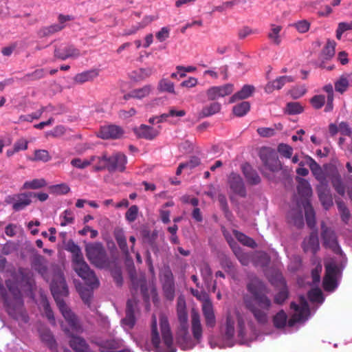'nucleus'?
Segmentation results:
<instances>
[{
	"mask_svg": "<svg viewBox=\"0 0 352 352\" xmlns=\"http://www.w3.org/2000/svg\"><path fill=\"white\" fill-rule=\"evenodd\" d=\"M256 339L252 326L236 309L228 311L224 323L221 327V338L218 342L209 339L211 348L230 347L236 343L248 344Z\"/></svg>",
	"mask_w": 352,
	"mask_h": 352,
	"instance_id": "1",
	"label": "nucleus"
},
{
	"mask_svg": "<svg viewBox=\"0 0 352 352\" xmlns=\"http://www.w3.org/2000/svg\"><path fill=\"white\" fill-rule=\"evenodd\" d=\"M50 287L52 294L68 325L67 327L63 322L61 327L65 332L68 333L71 332L69 340L71 347L76 352H90L85 341L80 337L73 335L74 333L80 331V327L76 316L63 300V297L67 296L68 289L62 273L58 272L54 275Z\"/></svg>",
	"mask_w": 352,
	"mask_h": 352,
	"instance_id": "2",
	"label": "nucleus"
},
{
	"mask_svg": "<svg viewBox=\"0 0 352 352\" xmlns=\"http://www.w3.org/2000/svg\"><path fill=\"white\" fill-rule=\"evenodd\" d=\"M322 238L323 245L331 249L337 256L327 260L325 263L326 274L323 280V287L326 291H333L338 285V278L340 276L341 268L343 267L342 261L344 256L337 241V236L333 230L322 225Z\"/></svg>",
	"mask_w": 352,
	"mask_h": 352,
	"instance_id": "3",
	"label": "nucleus"
},
{
	"mask_svg": "<svg viewBox=\"0 0 352 352\" xmlns=\"http://www.w3.org/2000/svg\"><path fill=\"white\" fill-rule=\"evenodd\" d=\"M13 278L16 283L12 285L10 280H6V285L8 292L4 294V289L0 283V294L5 300L8 314L14 318H17V314L21 313L23 307V300L21 293L19 289L20 286L23 292L26 289L32 290L33 281L32 280V274L29 271L19 270V274L14 275Z\"/></svg>",
	"mask_w": 352,
	"mask_h": 352,
	"instance_id": "4",
	"label": "nucleus"
},
{
	"mask_svg": "<svg viewBox=\"0 0 352 352\" xmlns=\"http://www.w3.org/2000/svg\"><path fill=\"white\" fill-rule=\"evenodd\" d=\"M177 312L178 320L180 323V334L178 338V343L183 350L192 349L199 344L202 338V326L200 317L197 312L192 311L191 316V325L193 339L187 335L188 328V314L186 307V300L184 296H180L177 299Z\"/></svg>",
	"mask_w": 352,
	"mask_h": 352,
	"instance_id": "5",
	"label": "nucleus"
},
{
	"mask_svg": "<svg viewBox=\"0 0 352 352\" xmlns=\"http://www.w3.org/2000/svg\"><path fill=\"white\" fill-rule=\"evenodd\" d=\"M248 289L252 296L245 298V306L258 322L265 323L267 320L271 306V301L265 295V287L261 281L254 278L248 284Z\"/></svg>",
	"mask_w": 352,
	"mask_h": 352,
	"instance_id": "6",
	"label": "nucleus"
},
{
	"mask_svg": "<svg viewBox=\"0 0 352 352\" xmlns=\"http://www.w3.org/2000/svg\"><path fill=\"white\" fill-rule=\"evenodd\" d=\"M299 300V305L294 302L291 304V308L294 309V313L288 321L287 316L283 311H280L275 315L273 321L276 328H293L298 324L304 323L308 319L309 316L308 303L303 296H300Z\"/></svg>",
	"mask_w": 352,
	"mask_h": 352,
	"instance_id": "7",
	"label": "nucleus"
},
{
	"mask_svg": "<svg viewBox=\"0 0 352 352\" xmlns=\"http://www.w3.org/2000/svg\"><path fill=\"white\" fill-rule=\"evenodd\" d=\"M160 338L157 331V320L154 317L151 325V342L153 350L155 352H176V349L173 346V340L170 329L168 320L164 316L160 318Z\"/></svg>",
	"mask_w": 352,
	"mask_h": 352,
	"instance_id": "8",
	"label": "nucleus"
},
{
	"mask_svg": "<svg viewBox=\"0 0 352 352\" xmlns=\"http://www.w3.org/2000/svg\"><path fill=\"white\" fill-rule=\"evenodd\" d=\"M68 250L72 254L73 267L77 274L81 277L85 283L91 287L96 288L99 285V281L94 273L90 270L88 265L84 261L80 248L74 243L68 245Z\"/></svg>",
	"mask_w": 352,
	"mask_h": 352,
	"instance_id": "9",
	"label": "nucleus"
},
{
	"mask_svg": "<svg viewBox=\"0 0 352 352\" xmlns=\"http://www.w3.org/2000/svg\"><path fill=\"white\" fill-rule=\"evenodd\" d=\"M298 182V192L301 197V200L298 201L297 206L299 208H303L305 212L306 221L308 226L311 228L315 226V213L311 206L308 199L312 195V190L309 182L302 178L297 177Z\"/></svg>",
	"mask_w": 352,
	"mask_h": 352,
	"instance_id": "10",
	"label": "nucleus"
},
{
	"mask_svg": "<svg viewBox=\"0 0 352 352\" xmlns=\"http://www.w3.org/2000/svg\"><path fill=\"white\" fill-rule=\"evenodd\" d=\"M88 259L97 267H102L105 263V251L100 243H88L85 247Z\"/></svg>",
	"mask_w": 352,
	"mask_h": 352,
	"instance_id": "11",
	"label": "nucleus"
},
{
	"mask_svg": "<svg viewBox=\"0 0 352 352\" xmlns=\"http://www.w3.org/2000/svg\"><path fill=\"white\" fill-rule=\"evenodd\" d=\"M234 91L232 84H226L221 86H213L206 91L208 98L211 100H217L231 94Z\"/></svg>",
	"mask_w": 352,
	"mask_h": 352,
	"instance_id": "12",
	"label": "nucleus"
},
{
	"mask_svg": "<svg viewBox=\"0 0 352 352\" xmlns=\"http://www.w3.org/2000/svg\"><path fill=\"white\" fill-rule=\"evenodd\" d=\"M32 193H22L10 197L6 201L12 204V208L16 211H19L25 208L31 203V197Z\"/></svg>",
	"mask_w": 352,
	"mask_h": 352,
	"instance_id": "13",
	"label": "nucleus"
},
{
	"mask_svg": "<svg viewBox=\"0 0 352 352\" xmlns=\"http://www.w3.org/2000/svg\"><path fill=\"white\" fill-rule=\"evenodd\" d=\"M123 134L122 129L115 125H108L102 126L98 133V136L102 139H116L122 137Z\"/></svg>",
	"mask_w": 352,
	"mask_h": 352,
	"instance_id": "14",
	"label": "nucleus"
},
{
	"mask_svg": "<svg viewBox=\"0 0 352 352\" xmlns=\"http://www.w3.org/2000/svg\"><path fill=\"white\" fill-rule=\"evenodd\" d=\"M161 280L163 283V289L168 299L172 300L174 297V283L173 274L168 270H166L161 275Z\"/></svg>",
	"mask_w": 352,
	"mask_h": 352,
	"instance_id": "15",
	"label": "nucleus"
},
{
	"mask_svg": "<svg viewBox=\"0 0 352 352\" xmlns=\"http://www.w3.org/2000/svg\"><path fill=\"white\" fill-rule=\"evenodd\" d=\"M137 302L134 299L129 300L126 305V317L122 320V324L125 329H131L135 324L134 311Z\"/></svg>",
	"mask_w": 352,
	"mask_h": 352,
	"instance_id": "16",
	"label": "nucleus"
},
{
	"mask_svg": "<svg viewBox=\"0 0 352 352\" xmlns=\"http://www.w3.org/2000/svg\"><path fill=\"white\" fill-rule=\"evenodd\" d=\"M320 248L318 233L314 231L311 234L305 238L302 242V248L305 252L315 254Z\"/></svg>",
	"mask_w": 352,
	"mask_h": 352,
	"instance_id": "17",
	"label": "nucleus"
},
{
	"mask_svg": "<svg viewBox=\"0 0 352 352\" xmlns=\"http://www.w3.org/2000/svg\"><path fill=\"white\" fill-rule=\"evenodd\" d=\"M70 19H71V17L69 15H62V14L59 15V16H58L59 23L52 25L49 27H45V28H42L39 32L40 36H49V35L52 34L56 32L61 30L64 28L63 23Z\"/></svg>",
	"mask_w": 352,
	"mask_h": 352,
	"instance_id": "18",
	"label": "nucleus"
},
{
	"mask_svg": "<svg viewBox=\"0 0 352 352\" xmlns=\"http://www.w3.org/2000/svg\"><path fill=\"white\" fill-rule=\"evenodd\" d=\"M203 315L207 327H213L216 324V318L211 300L201 305Z\"/></svg>",
	"mask_w": 352,
	"mask_h": 352,
	"instance_id": "19",
	"label": "nucleus"
},
{
	"mask_svg": "<svg viewBox=\"0 0 352 352\" xmlns=\"http://www.w3.org/2000/svg\"><path fill=\"white\" fill-rule=\"evenodd\" d=\"M54 56L62 60L76 58L80 56V52L72 46H63L55 50Z\"/></svg>",
	"mask_w": 352,
	"mask_h": 352,
	"instance_id": "20",
	"label": "nucleus"
},
{
	"mask_svg": "<svg viewBox=\"0 0 352 352\" xmlns=\"http://www.w3.org/2000/svg\"><path fill=\"white\" fill-rule=\"evenodd\" d=\"M160 130V126L157 128H153L142 124L139 128L135 129V133L140 138L152 140L158 135Z\"/></svg>",
	"mask_w": 352,
	"mask_h": 352,
	"instance_id": "21",
	"label": "nucleus"
},
{
	"mask_svg": "<svg viewBox=\"0 0 352 352\" xmlns=\"http://www.w3.org/2000/svg\"><path fill=\"white\" fill-rule=\"evenodd\" d=\"M282 30L280 25L271 23L267 33V38L270 42L276 45H279L282 42Z\"/></svg>",
	"mask_w": 352,
	"mask_h": 352,
	"instance_id": "22",
	"label": "nucleus"
},
{
	"mask_svg": "<svg viewBox=\"0 0 352 352\" xmlns=\"http://www.w3.org/2000/svg\"><path fill=\"white\" fill-rule=\"evenodd\" d=\"M122 342L120 340H110L100 344L101 352H129V349L119 350Z\"/></svg>",
	"mask_w": 352,
	"mask_h": 352,
	"instance_id": "23",
	"label": "nucleus"
},
{
	"mask_svg": "<svg viewBox=\"0 0 352 352\" xmlns=\"http://www.w3.org/2000/svg\"><path fill=\"white\" fill-rule=\"evenodd\" d=\"M126 163V157L124 154L116 153L109 157V169L124 170Z\"/></svg>",
	"mask_w": 352,
	"mask_h": 352,
	"instance_id": "24",
	"label": "nucleus"
},
{
	"mask_svg": "<svg viewBox=\"0 0 352 352\" xmlns=\"http://www.w3.org/2000/svg\"><path fill=\"white\" fill-rule=\"evenodd\" d=\"M229 183L230 188L235 193L241 196H245V190L243 180L239 175L232 173L229 177Z\"/></svg>",
	"mask_w": 352,
	"mask_h": 352,
	"instance_id": "25",
	"label": "nucleus"
},
{
	"mask_svg": "<svg viewBox=\"0 0 352 352\" xmlns=\"http://www.w3.org/2000/svg\"><path fill=\"white\" fill-rule=\"evenodd\" d=\"M293 81L292 76H280L275 80L268 82L265 87V91L267 94H270L275 89H281L285 83Z\"/></svg>",
	"mask_w": 352,
	"mask_h": 352,
	"instance_id": "26",
	"label": "nucleus"
},
{
	"mask_svg": "<svg viewBox=\"0 0 352 352\" xmlns=\"http://www.w3.org/2000/svg\"><path fill=\"white\" fill-rule=\"evenodd\" d=\"M305 163L309 166L313 175L322 184L325 181V176L320 166L311 158L307 157Z\"/></svg>",
	"mask_w": 352,
	"mask_h": 352,
	"instance_id": "27",
	"label": "nucleus"
},
{
	"mask_svg": "<svg viewBox=\"0 0 352 352\" xmlns=\"http://www.w3.org/2000/svg\"><path fill=\"white\" fill-rule=\"evenodd\" d=\"M152 91V87L150 85H146L140 89H135L132 90L129 94L125 95L124 98L128 100L131 98L136 99H142L148 96Z\"/></svg>",
	"mask_w": 352,
	"mask_h": 352,
	"instance_id": "28",
	"label": "nucleus"
},
{
	"mask_svg": "<svg viewBox=\"0 0 352 352\" xmlns=\"http://www.w3.org/2000/svg\"><path fill=\"white\" fill-rule=\"evenodd\" d=\"M320 200L325 209H328L333 204V201L327 186L321 184L318 188Z\"/></svg>",
	"mask_w": 352,
	"mask_h": 352,
	"instance_id": "29",
	"label": "nucleus"
},
{
	"mask_svg": "<svg viewBox=\"0 0 352 352\" xmlns=\"http://www.w3.org/2000/svg\"><path fill=\"white\" fill-rule=\"evenodd\" d=\"M254 87L250 85H244L241 89L234 94L231 98L230 102H234L237 100H242L249 98L254 91Z\"/></svg>",
	"mask_w": 352,
	"mask_h": 352,
	"instance_id": "30",
	"label": "nucleus"
},
{
	"mask_svg": "<svg viewBox=\"0 0 352 352\" xmlns=\"http://www.w3.org/2000/svg\"><path fill=\"white\" fill-rule=\"evenodd\" d=\"M98 76L97 69H91L78 74L74 77V81L76 83L82 84L88 81L93 80Z\"/></svg>",
	"mask_w": 352,
	"mask_h": 352,
	"instance_id": "31",
	"label": "nucleus"
},
{
	"mask_svg": "<svg viewBox=\"0 0 352 352\" xmlns=\"http://www.w3.org/2000/svg\"><path fill=\"white\" fill-rule=\"evenodd\" d=\"M96 159L98 158L95 155L90 156L87 158L76 157L72 160L71 164L75 168L84 169L91 166Z\"/></svg>",
	"mask_w": 352,
	"mask_h": 352,
	"instance_id": "32",
	"label": "nucleus"
},
{
	"mask_svg": "<svg viewBox=\"0 0 352 352\" xmlns=\"http://www.w3.org/2000/svg\"><path fill=\"white\" fill-rule=\"evenodd\" d=\"M59 223L62 227H65L74 223L75 215L72 210H65L59 216Z\"/></svg>",
	"mask_w": 352,
	"mask_h": 352,
	"instance_id": "33",
	"label": "nucleus"
},
{
	"mask_svg": "<svg viewBox=\"0 0 352 352\" xmlns=\"http://www.w3.org/2000/svg\"><path fill=\"white\" fill-rule=\"evenodd\" d=\"M243 173L247 180L252 184H256L260 182V177L258 174L252 170V167L248 165H244L243 167Z\"/></svg>",
	"mask_w": 352,
	"mask_h": 352,
	"instance_id": "34",
	"label": "nucleus"
},
{
	"mask_svg": "<svg viewBox=\"0 0 352 352\" xmlns=\"http://www.w3.org/2000/svg\"><path fill=\"white\" fill-rule=\"evenodd\" d=\"M228 243H230L231 248L233 250V252H234L235 255L239 260V261L241 263V264L246 265L248 264L250 261V256L247 254L243 253V252L241 250V249L236 246V244H232L231 241L228 239H227Z\"/></svg>",
	"mask_w": 352,
	"mask_h": 352,
	"instance_id": "35",
	"label": "nucleus"
},
{
	"mask_svg": "<svg viewBox=\"0 0 352 352\" xmlns=\"http://www.w3.org/2000/svg\"><path fill=\"white\" fill-rule=\"evenodd\" d=\"M336 45L334 41L328 40L321 54L322 58L325 60L331 59L335 54Z\"/></svg>",
	"mask_w": 352,
	"mask_h": 352,
	"instance_id": "36",
	"label": "nucleus"
},
{
	"mask_svg": "<svg viewBox=\"0 0 352 352\" xmlns=\"http://www.w3.org/2000/svg\"><path fill=\"white\" fill-rule=\"evenodd\" d=\"M269 160H265L263 158V155H261V158L264 162L266 166H267L271 170L275 171L280 168V162L275 157V154L274 152H269Z\"/></svg>",
	"mask_w": 352,
	"mask_h": 352,
	"instance_id": "37",
	"label": "nucleus"
},
{
	"mask_svg": "<svg viewBox=\"0 0 352 352\" xmlns=\"http://www.w3.org/2000/svg\"><path fill=\"white\" fill-rule=\"evenodd\" d=\"M158 89L162 92L175 94V85L170 80L163 78L158 83Z\"/></svg>",
	"mask_w": 352,
	"mask_h": 352,
	"instance_id": "38",
	"label": "nucleus"
},
{
	"mask_svg": "<svg viewBox=\"0 0 352 352\" xmlns=\"http://www.w3.org/2000/svg\"><path fill=\"white\" fill-rule=\"evenodd\" d=\"M250 109V104L248 102H242L233 107V113L238 117L245 116Z\"/></svg>",
	"mask_w": 352,
	"mask_h": 352,
	"instance_id": "39",
	"label": "nucleus"
},
{
	"mask_svg": "<svg viewBox=\"0 0 352 352\" xmlns=\"http://www.w3.org/2000/svg\"><path fill=\"white\" fill-rule=\"evenodd\" d=\"M30 160L32 161L47 162L51 160V156L47 150L38 149L34 151V157H30Z\"/></svg>",
	"mask_w": 352,
	"mask_h": 352,
	"instance_id": "40",
	"label": "nucleus"
},
{
	"mask_svg": "<svg viewBox=\"0 0 352 352\" xmlns=\"http://www.w3.org/2000/svg\"><path fill=\"white\" fill-rule=\"evenodd\" d=\"M221 109V104L218 102H213L203 108L201 114L204 117L210 116L218 113Z\"/></svg>",
	"mask_w": 352,
	"mask_h": 352,
	"instance_id": "41",
	"label": "nucleus"
},
{
	"mask_svg": "<svg viewBox=\"0 0 352 352\" xmlns=\"http://www.w3.org/2000/svg\"><path fill=\"white\" fill-rule=\"evenodd\" d=\"M98 159L94 161V163L91 164L95 170L98 171L106 167L107 166L109 167V158L103 155L102 156H97L95 155Z\"/></svg>",
	"mask_w": 352,
	"mask_h": 352,
	"instance_id": "42",
	"label": "nucleus"
},
{
	"mask_svg": "<svg viewBox=\"0 0 352 352\" xmlns=\"http://www.w3.org/2000/svg\"><path fill=\"white\" fill-rule=\"evenodd\" d=\"M233 234L242 244L252 248L255 246L256 243L252 239L236 230L233 231Z\"/></svg>",
	"mask_w": 352,
	"mask_h": 352,
	"instance_id": "43",
	"label": "nucleus"
},
{
	"mask_svg": "<svg viewBox=\"0 0 352 352\" xmlns=\"http://www.w3.org/2000/svg\"><path fill=\"white\" fill-rule=\"evenodd\" d=\"M46 185L44 179H35L32 181H28L24 183L23 188L25 189H37L42 188Z\"/></svg>",
	"mask_w": 352,
	"mask_h": 352,
	"instance_id": "44",
	"label": "nucleus"
},
{
	"mask_svg": "<svg viewBox=\"0 0 352 352\" xmlns=\"http://www.w3.org/2000/svg\"><path fill=\"white\" fill-rule=\"evenodd\" d=\"M49 189L51 193L56 195H65L70 190L69 186L64 183L51 186Z\"/></svg>",
	"mask_w": 352,
	"mask_h": 352,
	"instance_id": "45",
	"label": "nucleus"
},
{
	"mask_svg": "<svg viewBox=\"0 0 352 352\" xmlns=\"http://www.w3.org/2000/svg\"><path fill=\"white\" fill-rule=\"evenodd\" d=\"M309 298L311 302L322 303L324 300L322 292L319 288H313L309 292Z\"/></svg>",
	"mask_w": 352,
	"mask_h": 352,
	"instance_id": "46",
	"label": "nucleus"
},
{
	"mask_svg": "<svg viewBox=\"0 0 352 352\" xmlns=\"http://www.w3.org/2000/svg\"><path fill=\"white\" fill-rule=\"evenodd\" d=\"M349 85V80L346 77L342 76L336 82H335V89L336 91L342 94L344 93L348 88Z\"/></svg>",
	"mask_w": 352,
	"mask_h": 352,
	"instance_id": "47",
	"label": "nucleus"
},
{
	"mask_svg": "<svg viewBox=\"0 0 352 352\" xmlns=\"http://www.w3.org/2000/svg\"><path fill=\"white\" fill-rule=\"evenodd\" d=\"M278 280L280 281V283L283 288L279 292V293L275 296V301L277 303H282L285 300V299L287 298V292L285 287V283L282 278L281 276H278Z\"/></svg>",
	"mask_w": 352,
	"mask_h": 352,
	"instance_id": "48",
	"label": "nucleus"
},
{
	"mask_svg": "<svg viewBox=\"0 0 352 352\" xmlns=\"http://www.w3.org/2000/svg\"><path fill=\"white\" fill-rule=\"evenodd\" d=\"M310 25V23L306 19L300 20L293 24L296 30L301 34L307 32Z\"/></svg>",
	"mask_w": 352,
	"mask_h": 352,
	"instance_id": "49",
	"label": "nucleus"
},
{
	"mask_svg": "<svg viewBox=\"0 0 352 352\" xmlns=\"http://www.w3.org/2000/svg\"><path fill=\"white\" fill-rule=\"evenodd\" d=\"M303 111L302 106L297 102H289L286 107V111L289 114H298L300 113Z\"/></svg>",
	"mask_w": 352,
	"mask_h": 352,
	"instance_id": "50",
	"label": "nucleus"
},
{
	"mask_svg": "<svg viewBox=\"0 0 352 352\" xmlns=\"http://www.w3.org/2000/svg\"><path fill=\"white\" fill-rule=\"evenodd\" d=\"M138 208L137 206H131L125 214L126 219L129 222H133L138 217Z\"/></svg>",
	"mask_w": 352,
	"mask_h": 352,
	"instance_id": "51",
	"label": "nucleus"
},
{
	"mask_svg": "<svg viewBox=\"0 0 352 352\" xmlns=\"http://www.w3.org/2000/svg\"><path fill=\"white\" fill-rule=\"evenodd\" d=\"M352 29L351 23L341 22L338 24V29L336 30V38L340 39L342 34L347 30Z\"/></svg>",
	"mask_w": 352,
	"mask_h": 352,
	"instance_id": "52",
	"label": "nucleus"
},
{
	"mask_svg": "<svg viewBox=\"0 0 352 352\" xmlns=\"http://www.w3.org/2000/svg\"><path fill=\"white\" fill-rule=\"evenodd\" d=\"M176 69L179 73L180 78H184L186 76V73H193L197 71V67L192 65L189 66H182L178 65L176 67Z\"/></svg>",
	"mask_w": 352,
	"mask_h": 352,
	"instance_id": "53",
	"label": "nucleus"
},
{
	"mask_svg": "<svg viewBox=\"0 0 352 352\" xmlns=\"http://www.w3.org/2000/svg\"><path fill=\"white\" fill-rule=\"evenodd\" d=\"M278 151L284 157L290 158L292 155L293 148L288 144H280L278 146Z\"/></svg>",
	"mask_w": 352,
	"mask_h": 352,
	"instance_id": "54",
	"label": "nucleus"
},
{
	"mask_svg": "<svg viewBox=\"0 0 352 352\" xmlns=\"http://www.w3.org/2000/svg\"><path fill=\"white\" fill-rule=\"evenodd\" d=\"M258 31L256 29H252L250 27H243L241 30H239L238 36L240 38L243 39L247 36H249L252 34H258Z\"/></svg>",
	"mask_w": 352,
	"mask_h": 352,
	"instance_id": "55",
	"label": "nucleus"
},
{
	"mask_svg": "<svg viewBox=\"0 0 352 352\" xmlns=\"http://www.w3.org/2000/svg\"><path fill=\"white\" fill-rule=\"evenodd\" d=\"M77 290L78 293L80 294L82 299L85 302H88L90 298L91 297L92 292L90 289H85L83 287L80 285L76 286Z\"/></svg>",
	"mask_w": 352,
	"mask_h": 352,
	"instance_id": "56",
	"label": "nucleus"
},
{
	"mask_svg": "<svg viewBox=\"0 0 352 352\" xmlns=\"http://www.w3.org/2000/svg\"><path fill=\"white\" fill-rule=\"evenodd\" d=\"M170 29L168 27H163L159 30L155 36L160 42H163L169 37Z\"/></svg>",
	"mask_w": 352,
	"mask_h": 352,
	"instance_id": "57",
	"label": "nucleus"
},
{
	"mask_svg": "<svg viewBox=\"0 0 352 352\" xmlns=\"http://www.w3.org/2000/svg\"><path fill=\"white\" fill-rule=\"evenodd\" d=\"M325 102V97L322 95H317L311 100V103L315 109H320Z\"/></svg>",
	"mask_w": 352,
	"mask_h": 352,
	"instance_id": "58",
	"label": "nucleus"
},
{
	"mask_svg": "<svg viewBox=\"0 0 352 352\" xmlns=\"http://www.w3.org/2000/svg\"><path fill=\"white\" fill-rule=\"evenodd\" d=\"M191 293L195 296L199 301L204 304L205 302L210 300L209 296L204 292H199L197 289H192Z\"/></svg>",
	"mask_w": 352,
	"mask_h": 352,
	"instance_id": "59",
	"label": "nucleus"
},
{
	"mask_svg": "<svg viewBox=\"0 0 352 352\" xmlns=\"http://www.w3.org/2000/svg\"><path fill=\"white\" fill-rule=\"evenodd\" d=\"M197 84H198V79L195 77L190 76L186 80H184L180 84V85H181V87H183L193 88V87H196L197 85Z\"/></svg>",
	"mask_w": 352,
	"mask_h": 352,
	"instance_id": "60",
	"label": "nucleus"
},
{
	"mask_svg": "<svg viewBox=\"0 0 352 352\" xmlns=\"http://www.w3.org/2000/svg\"><path fill=\"white\" fill-rule=\"evenodd\" d=\"M322 272V265H318L311 272L313 284L318 285L320 280V273Z\"/></svg>",
	"mask_w": 352,
	"mask_h": 352,
	"instance_id": "61",
	"label": "nucleus"
},
{
	"mask_svg": "<svg viewBox=\"0 0 352 352\" xmlns=\"http://www.w3.org/2000/svg\"><path fill=\"white\" fill-rule=\"evenodd\" d=\"M28 141L24 138H21L14 144V147L15 148V151L19 152L25 151L28 148Z\"/></svg>",
	"mask_w": 352,
	"mask_h": 352,
	"instance_id": "62",
	"label": "nucleus"
},
{
	"mask_svg": "<svg viewBox=\"0 0 352 352\" xmlns=\"http://www.w3.org/2000/svg\"><path fill=\"white\" fill-rule=\"evenodd\" d=\"M116 241L120 246V248L125 251L126 250V239L123 235L122 232H120L116 234Z\"/></svg>",
	"mask_w": 352,
	"mask_h": 352,
	"instance_id": "63",
	"label": "nucleus"
},
{
	"mask_svg": "<svg viewBox=\"0 0 352 352\" xmlns=\"http://www.w3.org/2000/svg\"><path fill=\"white\" fill-rule=\"evenodd\" d=\"M20 227L15 224H9L6 228V234L9 236H14L19 230Z\"/></svg>",
	"mask_w": 352,
	"mask_h": 352,
	"instance_id": "64",
	"label": "nucleus"
}]
</instances>
